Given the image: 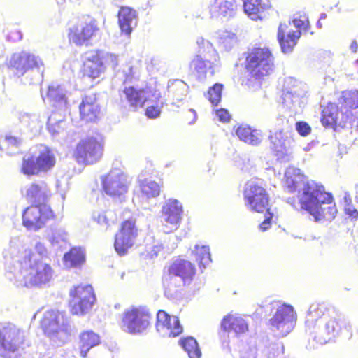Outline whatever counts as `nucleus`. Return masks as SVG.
<instances>
[{"mask_svg":"<svg viewBox=\"0 0 358 358\" xmlns=\"http://www.w3.org/2000/svg\"><path fill=\"white\" fill-rule=\"evenodd\" d=\"M6 276L17 287H31L48 284L52 278L51 266L24 248L20 236L11 237L3 252Z\"/></svg>","mask_w":358,"mask_h":358,"instance_id":"obj_1","label":"nucleus"},{"mask_svg":"<svg viewBox=\"0 0 358 358\" xmlns=\"http://www.w3.org/2000/svg\"><path fill=\"white\" fill-rule=\"evenodd\" d=\"M285 185L290 192H299L301 206L314 217L316 221L334 218L337 210L331 194L324 191L322 185L305 181L299 169L288 167L285 173Z\"/></svg>","mask_w":358,"mask_h":358,"instance_id":"obj_2","label":"nucleus"},{"mask_svg":"<svg viewBox=\"0 0 358 358\" xmlns=\"http://www.w3.org/2000/svg\"><path fill=\"white\" fill-rule=\"evenodd\" d=\"M274 57L267 48L251 49L245 59L248 79L245 85L250 88L259 87L260 80L274 70Z\"/></svg>","mask_w":358,"mask_h":358,"instance_id":"obj_3","label":"nucleus"},{"mask_svg":"<svg viewBox=\"0 0 358 358\" xmlns=\"http://www.w3.org/2000/svg\"><path fill=\"white\" fill-rule=\"evenodd\" d=\"M194 274L195 268L189 261L176 259L170 266L169 273L163 281L165 295L168 297L173 296L178 289L190 283Z\"/></svg>","mask_w":358,"mask_h":358,"instance_id":"obj_4","label":"nucleus"},{"mask_svg":"<svg viewBox=\"0 0 358 358\" xmlns=\"http://www.w3.org/2000/svg\"><path fill=\"white\" fill-rule=\"evenodd\" d=\"M271 306L274 312L268 322L269 329L276 336L285 337L295 327L296 312L292 306L280 301L273 302Z\"/></svg>","mask_w":358,"mask_h":358,"instance_id":"obj_5","label":"nucleus"},{"mask_svg":"<svg viewBox=\"0 0 358 358\" xmlns=\"http://www.w3.org/2000/svg\"><path fill=\"white\" fill-rule=\"evenodd\" d=\"M41 324L45 334L56 345H62L69 339L71 326L69 320L59 311H46Z\"/></svg>","mask_w":358,"mask_h":358,"instance_id":"obj_6","label":"nucleus"},{"mask_svg":"<svg viewBox=\"0 0 358 358\" xmlns=\"http://www.w3.org/2000/svg\"><path fill=\"white\" fill-rule=\"evenodd\" d=\"M197 44L198 54L192 60L190 67L194 70L198 79L203 80L208 76H212L214 74L218 55L208 41L201 38L197 40Z\"/></svg>","mask_w":358,"mask_h":358,"instance_id":"obj_7","label":"nucleus"},{"mask_svg":"<svg viewBox=\"0 0 358 358\" xmlns=\"http://www.w3.org/2000/svg\"><path fill=\"white\" fill-rule=\"evenodd\" d=\"M342 329L350 332V322L341 314L334 311L329 312L321 325L317 328L312 338L317 343L324 345L338 336Z\"/></svg>","mask_w":358,"mask_h":358,"instance_id":"obj_8","label":"nucleus"},{"mask_svg":"<svg viewBox=\"0 0 358 358\" xmlns=\"http://www.w3.org/2000/svg\"><path fill=\"white\" fill-rule=\"evenodd\" d=\"M56 164V157L53 151L47 146L41 145L36 156L23 158L22 172L24 175H38L51 170Z\"/></svg>","mask_w":358,"mask_h":358,"instance_id":"obj_9","label":"nucleus"},{"mask_svg":"<svg viewBox=\"0 0 358 358\" xmlns=\"http://www.w3.org/2000/svg\"><path fill=\"white\" fill-rule=\"evenodd\" d=\"M306 93L304 84L291 77L286 78L282 95L284 106L292 113H301L305 104Z\"/></svg>","mask_w":358,"mask_h":358,"instance_id":"obj_10","label":"nucleus"},{"mask_svg":"<svg viewBox=\"0 0 358 358\" xmlns=\"http://www.w3.org/2000/svg\"><path fill=\"white\" fill-rule=\"evenodd\" d=\"M151 315L145 308H132L124 311L121 322L122 329L131 334H140L150 325Z\"/></svg>","mask_w":358,"mask_h":358,"instance_id":"obj_11","label":"nucleus"},{"mask_svg":"<svg viewBox=\"0 0 358 358\" xmlns=\"http://www.w3.org/2000/svg\"><path fill=\"white\" fill-rule=\"evenodd\" d=\"M246 206L256 212H263L268 206V196L259 181L251 180L245 185L243 192Z\"/></svg>","mask_w":358,"mask_h":358,"instance_id":"obj_12","label":"nucleus"},{"mask_svg":"<svg viewBox=\"0 0 358 358\" xmlns=\"http://www.w3.org/2000/svg\"><path fill=\"white\" fill-rule=\"evenodd\" d=\"M70 296L71 311L75 315L86 314L95 301L94 290L90 285L75 287L73 290H71Z\"/></svg>","mask_w":358,"mask_h":358,"instance_id":"obj_13","label":"nucleus"},{"mask_svg":"<svg viewBox=\"0 0 358 358\" xmlns=\"http://www.w3.org/2000/svg\"><path fill=\"white\" fill-rule=\"evenodd\" d=\"M104 192L111 197H120L128 191L130 181L128 176L120 169H113L101 177Z\"/></svg>","mask_w":358,"mask_h":358,"instance_id":"obj_14","label":"nucleus"},{"mask_svg":"<svg viewBox=\"0 0 358 358\" xmlns=\"http://www.w3.org/2000/svg\"><path fill=\"white\" fill-rule=\"evenodd\" d=\"M293 24L299 30L288 31L286 36L285 31L287 25L281 23L278 27V40L284 53L291 52L296 44V41L301 36V31H307L308 29L309 22L306 16H301L299 19H294Z\"/></svg>","mask_w":358,"mask_h":358,"instance_id":"obj_15","label":"nucleus"},{"mask_svg":"<svg viewBox=\"0 0 358 358\" xmlns=\"http://www.w3.org/2000/svg\"><path fill=\"white\" fill-rule=\"evenodd\" d=\"M52 211L47 205H33L24 210L23 225L29 230L38 231L52 217Z\"/></svg>","mask_w":358,"mask_h":358,"instance_id":"obj_16","label":"nucleus"},{"mask_svg":"<svg viewBox=\"0 0 358 358\" xmlns=\"http://www.w3.org/2000/svg\"><path fill=\"white\" fill-rule=\"evenodd\" d=\"M98 30L94 20H78L69 28L68 38L71 43L77 46L88 45Z\"/></svg>","mask_w":358,"mask_h":358,"instance_id":"obj_17","label":"nucleus"},{"mask_svg":"<svg viewBox=\"0 0 358 358\" xmlns=\"http://www.w3.org/2000/svg\"><path fill=\"white\" fill-rule=\"evenodd\" d=\"M43 64L39 56L27 51L14 53L9 62L10 67L18 77L22 76L29 71L36 69L39 71Z\"/></svg>","mask_w":358,"mask_h":358,"instance_id":"obj_18","label":"nucleus"},{"mask_svg":"<svg viewBox=\"0 0 358 358\" xmlns=\"http://www.w3.org/2000/svg\"><path fill=\"white\" fill-rule=\"evenodd\" d=\"M270 148L278 160L287 162L289 160L293 139L287 131L279 129L275 132L270 131L268 136Z\"/></svg>","mask_w":358,"mask_h":358,"instance_id":"obj_19","label":"nucleus"},{"mask_svg":"<svg viewBox=\"0 0 358 358\" xmlns=\"http://www.w3.org/2000/svg\"><path fill=\"white\" fill-rule=\"evenodd\" d=\"M103 147L95 138L81 141L76 147L75 157L79 163L92 164L98 162L101 156Z\"/></svg>","mask_w":358,"mask_h":358,"instance_id":"obj_20","label":"nucleus"},{"mask_svg":"<svg viewBox=\"0 0 358 358\" xmlns=\"http://www.w3.org/2000/svg\"><path fill=\"white\" fill-rule=\"evenodd\" d=\"M25 338L23 331L14 324H8L0 329V351L15 353L20 348Z\"/></svg>","mask_w":358,"mask_h":358,"instance_id":"obj_21","label":"nucleus"},{"mask_svg":"<svg viewBox=\"0 0 358 358\" xmlns=\"http://www.w3.org/2000/svg\"><path fill=\"white\" fill-rule=\"evenodd\" d=\"M182 213V207L178 201L169 199L164 203L161 216L164 232L169 233L178 229Z\"/></svg>","mask_w":358,"mask_h":358,"instance_id":"obj_22","label":"nucleus"},{"mask_svg":"<svg viewBox=\"0 0 358 358\" xmlns=\"http://www.w3.org/2000/svg\"><path fill=\"white\" fill-rule=\"evenodd\" d=\"M137 236L135 222L131 220L124 222L120 231L116 234L114 247L120 255H124L133 246Z\"/></svg>","mask_w":358,"mask_h":358,"instance_id":"obj_23","label":"nucleus"},{"mask_svg":"<svg viewBox=\"0 0 358 358\" xmlns=\"http://www.w3.org/2000/svg\"><path fill=\"white\" fill-rule=\"evenodd\" d=\"M329 312V309L323 303H313L309 306L305 317V329L311 338Z\"/></svg>","mask_w":358,"mask_h":358,"instance_id":"obj_24","label":"nucleus"},{"mask_svg":"<svg viewBox=\"0 0 358 358\" xmlns=\"http://www.w3.org/2000/svg\"><path fill=\"white\" fill-rule=\"evenodd\" d=\"M156 329L163 337H176L182 332L178 318L168 315L164 310L157 313Z\"/></svg>","mask_w":358,"mask_h":358,"instance_id":"obj_25","label":"nucleus"},{"mask_svg":"<svg viewBox=\"0 0 358 358\" xmlns=\"http://www.w3.org/2000/svg\"><path fill=\"white\" fill-rule=\"evenodd\" d=\"M150 90L143 89H136L134 87H125L124 90L120 92V96L122 105L124 107L127 106L134 108L142 107L145 101L150 99Z\"/></svg>","mask_w":358,"mask_h":358,"instance_id":"obj_26","label":"nucleus"},{"mask_svg":"<svg viewBox=\"0 0 358 358\" xmlns=\"http://www.w3.org/2000/svg\"><path fill=\"white\" fill-rule=\"evenodd\" d=\"M47 98L53 107L66 111L68 108V91L65 85L52 83L47 92Z\"/></svg>","mask_w":358,"mask_h":358,"instance_id":"obj_27","label":"nucleus"},{"mask_svg":"<svg viewBox=\"0 0 358 358\" xmlns=\"http://www.w3.org/2000/svg\"><path fill=\"white\" fill-rule=\"evenodd\" d=\"M245 14L252 20L266 18V11L271 6L270 0H243Z\"/></svg>","mask_w":358,"mask_h":358,"instance_id":"obj_28","label":"nucleus"},{"mask_svg":"<svg viewBox=\"0 0 358 358\" xmlns=\"http://www.w3.org/2000/svg\"><path fill=\"white\" fill-rule=\"evenodd\" d=\"M103 67L100 55L95 51H90L85 54L83 64V76L85 77L96 78L100 76Z\"/></svg>","mask_w":358,"mask_h":358,"instance_id":"obj_29","label":"nucleus"},{"mask_svg":"<svg viewBox=\"0 0 358 358\" xmlns=\"http://www.w3.org/2000/svg\"><path fill=\"white\" fill-rule=\"evenodd\" d=\"M80 118L87 122H94L100 112L94 94L85 96L79 106Z\"/></svg>","mask_w":358,"mask_h":358,"instance_id":"obj_30","label":"nucleus"},{"mask_svg":"<svg viewBox=\"0 0 358 358\" xmlns=\"http://www.w3.org/2000/svg\"><path fill=\"white\" fill-rule=\"evenodd\" d=\"M49 190L44 182H34L26 187L27 199L35 205H45Z\"/></svg>","mask_w":358,"mask_h":358,"instance_id":"obj_31","label":"nucleus"},{"mask_svg":"<svg viewBox=\"0 0 358 358\" xmlns=\"http://www.w3.org/2000/svg\"><path fill=\"white\" fill-rule=\"evenodd\" d=\"M221 327L224 331L234 334L237 337L241 336L248 331L246 321L241 317L232 315H228L222 319Z\"/></svg>","mask_w":358,"mask_h":358,"instance_id":"obj_32","label":"nucleus"},{"mask_svg":"<svg viewBox=\"0 0 358 358\" xmlns=\"http://www.w3.org/2000/svg\"><path fill=\"white\" fill-rule=\"evenodd\" d=\"M341 113L345 115V120H352V110L358 108V90L343 92L339 99Z\"/></svg>","mask_w":358,"mask_h":358,"instance_id":"obj_33","label":"nucleus"},{"mask_svg":"<svg viewBox=\"0 0 358 358\" xmlns=\"http://www.w3.org/2000/svg\"><path fill=\"white\" fill-rule=\"evenodd\" d=\"M345 115L338 111L335 104H329L323 110L321 122L323 126L327 127H334L336 125L343 127L346 121Z\"/></svg>","mask_w":358,"mask_h":358,"instance_id":"obj_34","label":"nucleus"},{"mask_svg":"<svg viewBox=\"0 0 358 358\" xmlns=\"http://www.w3.org/2000/svg\"><path fill=\"white\" fill-rule=\"evenodd\" d=\"M236 8V0H214L210 6V12L212 17H231L234 16Z\"/></svg>","mask_w":358,"mask_h":358,"instance_id":"obj_35","label":"nucleus"},{"mask_svg":"<svg viewBox=\"0 0 358 358\" xmlns=\"http://www.w3.org/2000/svg\"><path fill=\"white\" fill-rule=\"evenodd\" d=\"M118 22L122 31L129 35L137 24L136 11L129 7H122L118 13Z\"/></svg>","mask_w":358,"mask_h":358,"instance_id":"obj_36","label":"nucleus"},{"mask_svg":"<svg viewBox=\"0 0 358 358\" xmlns=\"http://www.w3.org/2000/svg\"><path fill=\"white\" fill-rule=\"evenodd\" d=\"M236 134L241 141L255 146L259 145L263 138L260 130L252 129L245 125L239 126L236 130Z\"/></svg>","mask_w":358,"mask_h":358,"instance_id":"obj_37","label":"nucleus"},{"mask_svg":"<svg viewBox=\"0 0 358 358\" xmlns=\"http://www.w3.org/2000/svg\"><path fill=\"white\" fill-rule=\"evenodd\" d=\"M79 339L80 355L83 357H86L90 349L99 345L101 343L99 335L92 330L82 332L79 336Z\"/></svg>","mask_w":358,"mask_h":358,"instance_id":"obj_38","label":"nucleus"},{"mask_svg":"<svg viewBox=\"0 0 358 358\" xmlns=\"http://www.w3.org/2000/svg\"><path fill=\"white\" fill-rule=\"evenodd\" d=\"M188 89V85L182 80H169L167 85L168 96L173 101L180 102L187 96Z\"/></svg>","mask_w":358,"mask_h":358,"instance_id":"obj_39","label":"nucleus"},{"mask_svg":"<svg viewBox=\"0 0 358 358\" xmlns=\"http://www.w3.org/2000/svg\"><path fill=\"white\" fill-rule=\"evenodd\" d=\"M66 122L61 114L52 113L48 119L47 127L53 138L63 135L65 132Z\"/></svg>","mask_w":358,"mask_h":358,"instance_id":"obj_40","label":"nucleus"},{"mask_svg":"<svg viewBox=\"0 0 358 358\" xmlns=\"http://www.w3.org/2000/svg\"><path fill=\"white\" fill-rule=\"evenodd\" d=\"M259 348L261 351L259 358H276L284 353V345L280 341L266 340Z\"/></svg>","mask_w":358,"mask_h":358,"instance_id":"obj_41","label":"nucleus"},{"mask_svg":"<svg viewBox=\"0 0 358 358\" xmlns=\"http://www.w3.org/2000/svg\"><path fill=\"white\" fill-rule=\"evenodd\" d=\"M22 142L21 138L7 134L0 138V150L8 155H15L20 152Z\"/></svg>","mask_w":358,"mask_h":358,"instance_id":"obj_42","label":"nucleus"},{"mask_svg":"<svg viewBox=\"0 0 358 358\" xmlns=\"http://www.w3.org/2000/svg\"><path fill=\"white\" fill-rule=\"evenodd\" d=\"M64 261L67 267H77L85 262V254L80 248H73L64 256Z\"/></svg>","mask_w":358,"mask_h":358,"instance_id":"obj_43","label":"nucleus"},{"mask_svg":"<svg viewBox=\"0 0 358 358\" xmlns=\"http://www.w3.org/2000/svg\"><path fill=\"white\" fill-rule=\"evenodd\" d=\"M48 239L52 246L56 249H62L66 247L68 242V234L63 229H54L48 235Z\"/></svg>","mask_w":358,"mask_h":358,"instance_id":"obj_44","label":"nucleus"},{"mask_svg":"<svg viewBox=\"0 0 358 358\" xmlns=\"http://www.w3.org/2000/svg\"><path fill=\"white\" fill-rule=\"evenodd\" d=\"M180 345L187 353L189 358H200L201 355V350L195 338L192 336L181 338Z\"/></svg>","mask_w":358,"mask_h":358,"instance_id":"obj_45","label":"nucleus"},{"mask_svg":"<svg viewBox=\"0 0 358 358\" xmlns=\"http://www.w3.org/2000/svg\"><path fill=\"white\" fill-rule=\"evenodd\" d=\"M193 252L195 253L196 259L199 262V266L201 268H206V266L211 262V256L208 246L196 245Z\"/></svg>","mask_w":358,"mask_h":358,"instance_id":"obj_46","label":"nucleus"},{"mask_svg":"<svg viewBox=\"0 0 358 358\" xmlns=\"http://www.w3.org/2000/svg\"><path fill=\"white\" fill-rule=\"evenodd\" d=\"M19 120L23 125L29 128L31 131L41 127V123L42 120L40 116L36 113H21Z\"/></svg>","mask_w":358,"mask_h":358,"instance_id":"obj_47","label":"nucleus"},{"mask_svg":"<svg viewBox=\"0 0 358 358\" xmlns=\"http://www.w3.org/2000/svg\"><path fill=\"white\" fill-rule=\"evenodd\" d=\"M116 76L123 80V83H132L138 78V71L136 67L126 66L122 71H118Z\"/></svg>","mask_w":358,"mask_h":358,"instance_id":"obj_48","label":"nucleus"},{"mask_svg":"<svg viewBox=\"0 0 358 358\" xmlns=\"http://www.w3.org/2000/svg\"><path fill=\"white\" fill-rule=\"evenodd\" d=\"M218 41L220 45L226 50H230L236 43V35L228 31H222L219 34Z\"/></svg>","mask_w":358,"mask_h":358,"instance_id":"obj_49","label":"nucleus"},{"mask_svg":"<svg viewBox=\"0 0 358 358\" xmlns=\"http://www.w3.org/2000/svg\"><path fill=\"white\" fill-rule=\"evenodd\" d=\"M142 193L148 198L156 197L160 192L159 185L155 181L145 180L141 184Z\"/></svg>","mask_w":358,"mask_h":358,"instance_id":"obj_50","label":"nucleus"},{"mask_svg":"<svg viewBox=\"0 0 358 358\" xmlns=\"http://www.w3.org/2000/svg\"><path fill=\"white\" fill-rule=\"evenodd\" d=\"M222 89L223 85L220 83H216L209 88L206 96L213 106H217L220 103Z\"/></svg>","mask_w":358,"mask_h":358,"instance_id":"obj_51","label":"nucleus"},{"mask_svg":"<svg viewBox=\"0 0 358 358\" xmlns=\"http://www.w3.org/2000/svg\"><path fill=\"white\" fill-rule=\"evenodd\" d=\"M241 358H258L257 348L255 343L250 342L240 350Z\"/></svg>","mask_w":358,"mask_h":358,"instance_id":"obj_52","label":"nucleus"},{"mask_svg":"<svg viewBox=\"0 0 358 358\" xmlns=\"http://www.w3.org/2000/svg\"><path fill=\"white\" fill-rule=\"evenodd\" d=\"M100 58L103 66L106 64L114 69L118 65L119 59L117 55L110 52H103L100 55Z\"/></svg>","mask_w":358,"mask_h":358,"instance_id":"obj_53","label":"nucleus"},{"mask_svg":"<svg viewBox=\"0 0 358 358\" xmlns=\"http://www.w3.org/2000/svg\"><path fill=\"white\" fill-rule=\"evenodd\" d=\"M162 106V102H157L155 105L148 106L145 110V115L149 118H156L159 117L161 113V108Z\"/></svg>","mask_w":358,"mask_h":358,"instance_id":"obj_54","label":"nucleus"},{"mask_svg":"<svg viewBox=\"0 0 358 358\" xmlns=\"http://www.w3.org/2000/svg\"><path fill=\"white\" fill-rule=\"evenodd\" d=\"M296 129L298 133L303 136L308 135L311 131V127L308 123L303 121L297 122L296 123Z\"/></svg>","mask_w":358,"mask_h":358,"instance_id":"obj_55","label":"nucleus"},{"mask_svg":"<svg viewBox=\"0 0 358 358\" xmlns=\"http://www.w3.org/2000/svg\"><path fill=\"white\" fill-rule=\"evenodd\" d=\"M265 210H266V213L265 214V218H264V222L259 225V229L262 231H266L268 229H269L270 226H271V221L273 218V213L271 212V209L270 208H266Z\"/></svg>","mask_w":358,"mask_h":358,"instance_id":"obj_56","label":"nucleus"},{"mask_svg":"<svg viewBox=\"0 0 358 358\" xmlns=\"http://www.w3.org/2000/svg\"><path fill=\"white\" fill-rule=\"evenodd\" d=\"M92 218L94 221H96L98 224L101 225H108V219L106 215L103 213L94 212L92 215Z\"/></svg>","mask_w":358,"mask_h":358,"instance_id":"obj_57","label":"nucleus"},{"mask_svg":"<svg viewBox=\"0 0 358 358\" xmlns=\"http://www.w3.org/2000/svg\"><path fill=\"white\" fill-rule=\"evenodd\" d=\"M216 115L218 117L219 120L222 122H228L230 120V115L229 112L223 108L217 110L216 111Z\"/></svg>","mask_w":358,"mask_h":358,"instance_id":"obj_58","label":"nucleus"},{"mask_svg":"<svg viewBox=\"0 0 358 358\" xmlns=\"http://www.w3.org/2000/svg\"><path fill=\"white\" fill-rule=\"evenodd\" d=\"M36 252L41 256V257H46L48 255V250L44 245L43 243L41 242H37L34 247Z\"/></svg>","mask_w":358,"mask_h":358,"instance_id":"obj_59","label":"nucleus"},{"mask_svg":"<svg viewBox=\"0 0 358 358\" xmlns=\"http://www.w3.org/2000/svg\"><path fill=\"white\" fill-rule=\"evenodd\" d=\"M163 246L162 244L155 245L152 250L150 251V255L151 257H157L159 252L162 250Z\"/></svg>","mask_w":358,"mask_h":358,"instance_id":"obj_60","label":"nucleus"},{"mask_svg":"<svg viewBox=\"0 0 358 358\" xmlns=\"http://www.w3.org/2000/svg\"><path fill=\"white\" fill-rule=\"evenodd\" d=\"M345 213L352 218H357L358 217V211L356 209L352 210L350 207L345 208Z\"/></svg>","mask_w":358,"mask_h":358,"instance_id":"obj_61","label":"nucleus"},{"mask_svg":"<svg viewBox=\"0 0 358 358\" xmlns=\"http://www.w3.org/2000/svg\"><path fill=\"white\" fill-rule=\"evenodd\" d=\"M152 97L153 98V101H159V98L161 97L160 92L158 90H155L152 93Z\"/></svg>","mask_w":358,"mask_h":358,"instance_id":"obj_62","label":"nucleus"},{"mask_svg":"<svg viewBox=\"0 0 358 358\" xmlns=\"http://www.w3.org/2000/svg\"><path fill=\"white\" fill-rule=\"evenodd\" d=\"M189 111L193 115V120L189 123V124H194L196 120V112L194 109H189Z\"/></svg>","mask_w":358,"mask_h":358,"instance_id":"obj_63","label":"nucleus"},{"mask_svg":"<svg viewBox=\"0 0 358 358\" xmlns=\"http://www.w3.org/2000/svg\"><path fill=\"white\" fill-rule=\"evenodd\" d=\"M358 48V44L356 41H353L352 43L350 45V49L353 52H357Z\"/></svg>","mask_w":358,"mask_h":358,"instance_id":"obj_64","label":"nucleus"}]
</instances>
